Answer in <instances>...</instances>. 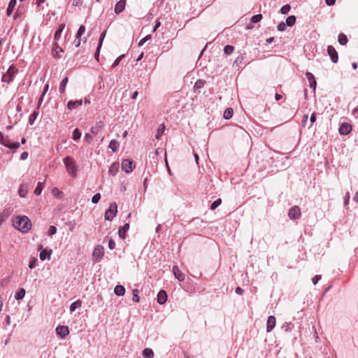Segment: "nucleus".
<instances>
[{
  "label": "nucleus",
  "mask_w": 358,
  "mask_h": 358,
  "mask_svg": "<svg viewBox=\"0 0 358 358\" xmlns=\"http://www.w3.org/2000/svg\"><path fill=\"white\" fill-rule=\"evenodd\" d=\"M8 139V137L4 136L3 134L0 131V144H2L5 146V145H6V143H7Z\"/></svg>",
  "instance_id": "46"
},
{
  "label": "nucleus",
  "mask_w": 358,
  "mask_h": 358,
  "mask_svg": "<svg viewBox=\"0 0 358 358\" xmlns=\"http://www.w3.org/2000/svg\"><path fill=\"white\" fill-rule=\"evenodd\" d=\"M338 41L341 45H345L348 43V38L345 34L341 33L338 35Z\"/></svg>",
  "instance_id": "29"
},
{
  "label": "nucleus",
  "mask_w": 358,
  "mask_h": 358,
  "mask_svg": "<svg viewBox=\"0 0 358 358\" xmlns=\"http://www.w3.org/2000/svg\"><path fill=\"white\" fill-rule=\"evenodd\" d=\"M56 332L61 338H64L69 334V327L67 326H58L56 328Z\"/></svg>",
  "instance_id": "10"
},
{
  "label": "nucleus",
  "mask_w": 358,
  "mask_h": 358,
  "mask_svg": "<svg viewBox=\"0 0 358 358\" xmlns=\"http://www.w3.org/2000/svg\"><path fill=\"white\" fill-rule=\"evenodd\" d=\"M27 157H28V153H27V152H22V153L21 154V155H20V159H21L22 160H25V159H27Z\"/></svg>",
  "instance_id": "59"
},
{
  "label": "nucleus",
  "mask_w": 358,
  "mask_h": 358,
  "mask_svg": "<svg viewBox=\"0 0 358 358\" xmlns=\"http://www.w3.org/2000/svg\"><path fill=\"white\" fill-rule=\"evenodd\" d=\"M6 145H5L6 147H7L8 148H11V149H17L20 147L19 143H10L9 139H8L7 143H6Z\"/></svg>",
  "instance_id": "37"
},
{
  "label": "nucleus",
  "mask_w": 358,
  "mask_h": 358,
  "mask_svg": "<svg viewBox=\"0 0 358 358\" xmlns=\"http://www.w3.org/2000/svg\"><path fill=\"white\" fill-rule=\"evenodd\" d=\"M117 213V205L113 203L110 205L109 208L106 211L104 217L106 220H112Z\"/></svg>",
  "instance_id": "4"
},
{
  "label": "nucleus",
  "mask_w": 358,
  "mask_h": 358,
  "mask_svg": "<svg viewBox=\"0 0 358 358\" xmlns=\"http://www.w3.org/2000/svg\"><path fill=\"white\" fill-rule=\"evenodd\" d=\"M296 22V17L294 15H290L286 19V25L289 27L293 26Z\"/></svg>",
  "instance_id": "33"
},
{
  "label": "nucleus",
  "mask_w": 358,
  "mask_h": 358,
  "mask_svg": "<svg viewBox=\"0 0 358 358\" xmlns=\"http://www.w3.org/2000/svg\"><path fill=\"white\" fill-rule=\"evenodd\" d=\"M286 24L284 22H281L278 26V29L280 31H282L285 29Z\"/></svg>",
  "instance_id": "57"
},
{
  "label": "nucleus",
  "mask_w": 358,
  "mask_h": 358,
  "mask_svg": "<svg viewBox=\"0 0 358 358\" xmlns=\"http://www.w3.org/2000/svg\"><path fill=\"white\" fill-rule=\"evenodd\" d=\"M129 224L126 223L122 227L119 229V231H118L119 236L121 238L124 239L126 237V233L129 230Z\"/></svg>",
  "instance_id": "18"
},
{
  "label": "nucleus",
  "mask_w": 358,
  "mask_h": 358,
  "mask_svg": "<svg viewBox=\"0 0 358 358\" xmlns=\"http://www.w3.org/2000/svg\"><path fill=\"white\" fill-rule=\"evenodd\" d=\"M16 3H17V1L16 0H10V1L8 3V6L7 8V10H6L7 15L10 16L11 15V13L13 11V9L15 8V7L16 6Z\"/></svg>",
  "instance_id": "21"
},
{
  "label": "nucleus",
  "mask_w": 358,
  "mask_h": 358,
  "mask_svg": "<svg viewBox=\"0 0 358 358\" xmlns=\"http://www.w3.org/2000/svg\"><path fill=\"white\" fill-rule=\"evenodd\" d=\"M17 72L14 66H10L7 71L2 76L1 80L5 83H9L13 79L15 73Z\"/></svg>",
  "instance_id": "3"
},
{
  "label": "nucleus",
  "mask_w": 358,
  "mask_h": 358,
  "mask_svg": "<svg viewBox=\"0 0 358 358\" xmlns=\"http://www.w3.org/2000/svg\"><path fill=\"white\" fill-rule=\"evenodd\" d=\"M325 1L328 6H332L335 3L336 0H325Z\"/></svg>",
  "instance_id": "62"
},
{
  "label": "nucleus",
  "mask_w": 358,
  "mask_h": 358,
  "mask_svg": "<svg viewBox=\"0 0 358 358\" xmlns=\"http://www.w3.org/2000/svg\"><path fill=\"white\" fill-rule=\"evenodd\" d=\"M52 194L54 196L60 198L62 196V192H61L57 187H53L52 189Z\"/></svg>",
  "instance_id": "39"
},
{
  "label": "nucleus",
  "mask_w": 358,
  "mask_h": 358,
  "mask_svg": "<svg viewBox=\"0 0 358 358\" xmlns=\"http://www.w3.org/2000/svg\"><path fill=\"white\" fill-rule=\"evenodd\" d=\"M234 51V47L232 46V45H227L224 48V52L227 55H230L231 54L233 53V52Z\"/></svg>",
  "instance_id": "34"
},
{
  "label": "nucleus",
  "mask_w": 358,
  "mask_h": 358,
  "mask_svg": "<svg viewBox=\"0 0 358 358\" xmlns=\"http://www.w3.org/2000/svg\"><path fill=\"white\" fill-rule=\"evenodd\" d=\"M291 9V6L289 4H286L283 6L281 9L280 12L282 14H287Z\"/></svg>",
  "instance_id": "45"
},
{
  "label": "nucleus",
  "mask_w": 358,
  "mask_h": 358,
  "mask_svg": "<svg viewBox=\"0 0 358 358\" xmlns=\"http://www.w3.org/2000/svg\"><path fill=\"white\" fill-rule=\"evenodd\" d=\"M120 147V143L117 140H111L109 143V148L115 152H117Z\"/></svg>",
  "instance_id": "22"
},
{
  "label": "nucleus",
  "mask_w": 358,
  "mask_h": 358,
  "mask_svg": "<svg viewBox=\"0 0 358 358\" xmlns=\"http://www.w3.org/2000/svg\"><path fill=\"white\" fill-rule=\"evenodd\" d=\"M119 171V164L114 162L109 168L108 173L112 176H115Z\"/></svg>",
  "instance_id": "20"
},
{
  "label": "nucleus",
  "mask_w": 358,
  "mask_h": 358,
  "mask_svg": "<svg viewBox=\"0 0 358 358\" xmlns=\"http://www.w3.org/2000/svg\"><path fill=\"white\" fill-rule=\"evenodd\" d=\"M68 81H69L68 77H65L62 80L60 85H59V89L60 93H64L65 92V87H66V84L68 83Z\"/></svg>",
  "instance_id": "27"
},
{
  "label": "nucleus",
  "mask_w": 358,
  "mask_h": 358,
  "mask_svg": "<svg viewBox=\"0 0 358 358\" xmlns=\"http://www.w3.org/2000/svg\"><path fill=\"white\" fill-rule=\"evenodd\" d=\"M233 109L231 108H227L224 112V114H223V117L224 118L227 119V120H229L230 119L232 115H233Z\"/></svg>",
  "instance_id": "30"
},
{
  "label": "nucleus",
  "mask_w": 358,
  "mask_h": 358,
  "mask_svg": "<svg viewBox=\"0 0 358 358\" xmlns=\"http://www.w3.org/2000/svg\"><path fill=\"white\" fill-rule=\"evenodd\" d=\"M222 203L221 199H217L215 200L210 206V209L212 210H214L215 208H217Z\"/></svg>",
  "instance_id": "43"
},
{
  "label": "nucleus",
  "mask_w": 358,
  "mask_h": 358,
  "mask_svg": "<svg viewBox=\"0 0 358 358\" xmlns=\"http://www.w3.org/2000/svg\"><path fill=\"white\" fill-rule=\"evenodd\" d=\"M310 120L312 123L315 122V120H316V116H315V113H313L312 115L310 116Z\"/></svg>",
  "instance_id": "63"
},
{
  "label": "nucleus",
  "mask_w": 358,
  "mask_h": 358,
  "mask_svg": "<svg viewBox=\"0 0 358 358\" xmlns=\"http://www.w3.org/2000/svg\"><path fill=\"white\" fill-rule=\"evenodd\" d=\"M82 305V301L80 299H78L75 302L71 304L70 306V311L73 312L76 310V309L78 307H80Z\"/></svg>",
  "instance_id": "28"
},
{
  "label": "nucleus",
  "mask_w": 358,
  "mask_h": 358,
  "mask_svg": "<svg viewBox=\"0 0 358 358\" xmlns=\"http://www.w3.org/2000/svg\"><path fill=\"white\" fill-rule=\"evenodd\" d=\"M173 273L175 275V278L178 279L179 281L182 282L185 280V274L179 269L178 266H173Z\"/></svg>",
  "instance_id": "11"
},
{
  "label": "nucleus",
  "mask_w": 358,
  "mask_h": 358,
  "mask_svg": "<svg viewBox=\"0 0 358 358\" xmlns=\"http://www.w3.org/2000/svg\"><path fill=\"white\" fill-rule=\"evenodd\" d=\"M80 42H81L80 38H76V41H75V45H76V47H77V48H78V47H79V46H80Z\"/></svg>",
  "instance_id": "64"
},
{
  "label": "nucleus",
  "mask_w": 358,
  "mask_h": 358,
  "mask_svg": "<svg viewBox=\"0 0 358 358\" xmlns=\"http://www.w3.org/2000/svg\"><path fill=\"white\" fill-rule=\"evenodd\" d=\"M262 19V15L257 14V15H253L252 17L251 22L252 23H257L258 22H259Z\"/></svg>",
  "instance_id": "44"
},
{
  "label": "nucleus",
  "mask_w": 358,
  "mask_h": 358,
  "mask_svg": "<svg viewBox=\"0 0 358 358\" xmlns=\"http://www.w3.org/2000/svg\"><path fill=\"white\" fill-rule=\"evenodd\" d=\"M85 32V27L84 25H80L78 30V32L76 34V38H80V37L82 36V35L84 34Z\"/></svg>",
  "instance_id": "36"
},
{
  "label": "nucleus",
  "mask_w": 358,
  "mask_h": 358,
  "mask_svg": "<svg viewBox=\"0 0 358 358\" xmlns=\"http://www.w3.org/2000/svg\"><path fill=\"white\" fill-rule=\"evenodd\" d=\"M19 194L21 197H25L27 194V189L23 185H21L19 188Z\"/></svg>",
  "instance_id": "40"
},
{
  "label": "nucleus",
  "mask_w": 358,
  "mask_h": 358,
  "mask_svg": "<svg viewBox=\"0 0 358 358\" xmlns=\"http://www.w3.org/2000/svg\"><path fill=\"white\" fill-rule=\"evenodd\" d=\"M321 279V275H317L312 279V282L314 285H316L317 282Z\"/></svg>",
  "instance_id": "56"
},
{
  "label": "nucleus",
  "mask_w": 358,
  "mask_h": 358,
  "mask_svg": "<svg viewBox=\"0 0 358 358\" xmlns=\"http://www.w3.org/2000/svg\"><path fill=\"white\" fill-rule=\"evenodd\" d=\"M80 136H81V133L79 131V129H74V131L73 132V139L74 141H78L80 139Z\"/></svg>",
  "instance_id": "41"
},
{
  "label": "nucleus",
  "mask_w": 358,
  "mask_h": 358,
  "mask_svg": "<svg viewBox=\"0 0 358 358\" xmlns=\"http://www.w3.org/2000/svg\"><path fill=\"white\" fill-rule=\"evenodd\" d=\"M167 300V294L164 290H160L157 294V302L164 304Z\"/></svg>",
  "instance_id": "16"
},
{
  "label": "nucleus",
  "mask_w": 358,
  "mask_h": 358,
  "mask_svg": "<svg viewBox=\"0 0 358 358\" xmlns=\"http://www.w3.org/2000/svg\"><path fill=\"white\" fill-rule=\"evenodd\" d=\"M275 326V317L274 316H269L266 322L267 332L271 331Z\"/></svg>",
  "instance_id": "12"
},
{
  "label": "nucleus",
  "mask_w": 358,
  "mask_h": 358,
  "mask_svg": "<svg viewBox=\"0 0 358 358\" xmlns=\"http://www.w3.org/2000/svg\"><path fill=\"white\" fill-rule=\"evenodd\" d=\"M143 356L144 357V358H153L154 352L150 348H145L143 351Z\"/></svg>",
  "instance_id": "24"
},
{
  "label": "nucleus",
  "mask_w": 358,
  "mask_h": 358,
  "mask_svg": "<svg viewBox=\"0 0 358 358\" xmlns=\"http://www.w3.org/2000/svg\"><path fill=\"white\" fill-rule=\"evenodd\" d=\"M63 50L58 45L57 42H55L53 44V48H52V55L55 58H60L61 55L59 53L62 52Z\"/></svg>",
  "instance_id": "17"
},
{
  "label": "nucleus",
  "mask_w": 358,
  "mask_h": 358,
  "mask_svg": "<svg viewBox=\"0 0 358 358\" xmlns=\"http://www.w3.org/2000/svg\"><path fill=\"white\" fill-rule=\"evenodd\" d=\"M105 36H106V31H103L100 36L99 45H99V48L101 47V45H102V43H103Z\"/></svg>",
  "instance_id": "53"
},
{
  "label": "nucleus",
  "mask_w": 358,
  "mask_h": 358,
  "mask_svg": "<svg viewBox=\"0 0 358 358\" xmlns=\"http://www.w3.org/2000/svg\"><path fill=\"white\" fill-rule=\"evenodd\" d=\"M101 199V194L99 193H97L96 194H94L92 199V203H96L99 202V201Z\"/></svg>",
  "instance_id": "48"
},
{
  "label": "nucleus",
  "mask_w": 358,
  "mask_h": 358,
  "mask_svg": "<svg viewBox=\"0 0 358 358\" xmlns=\"http://www.w3.org/2000/svg\"><path fill=\"white\" fill-rule=\"evenodd\" d=\"M150 38H151V36H150V35H147L145 37H144L143 38H142V39L140 41V42H139L138 45H139L140 46L143 45V44H144L147 41H148V40H149V39H150Z\"/></svg>",
  "instance_id": "50"
},
{
  "label": "nucleus",
  "mask_w": 358,
  "mask_h": 358,
  "mask_svg": "<svg viewBox=\"0 0 358 358\" xmlns=\"http://www.w3.org/2000/svg\"><path fill=\"white\" fill-rule=\"evenodd\" d=\"M43 182H38L36 187L34 189V194L37 196L40 195L43 191Z\"/></svg>",
  "instance_id": "38"
},
{
  "label": "nucleus",
  "mask_w": 358,
  "mask_h": 358,
  "mask_svg": "<svg viewBox=\"0 0 358 358\" xmlns=\"http://www.w3.org/2000/svg\"><path fill=\"white\" fill-rule=\"evenodd\" d=\"M124 57V55H122L120 56H119L115 60V62H113V65H112V67L113 68H115V66H117L120 61L122 60V59Z\"/></svg>",
  "instance_id": "47"
},
{
  "label": "nucleus",
  "mask_w": 358,
  "mask_h": 358,
  "mask_svg": "<svg viewBox=\"0 0 358 358\" xmlns=\"http://www.w3.org/2000/svg\"><path fill=\"white\" fill-rule=\"evenodd\" d=\"M103 248L101 245H97L93 251L92 256L96 260L101 259L103 256Z\"/></svg>",
  "instance_id": "8"
},
{
  "label": "nucleus",
  "mask_w": 358,
  "mask_h": 358,
  "mask_svg": "<svg viewBox=\"0 0 358 358\" xmlns=\"http://www.w3.org/2000/svg\"><path fill=\"white\" fill-rule=\"evenodd\" d=\"M64 163L69 173L76 176L77 169L73 159L71 157H66L64 159Z\"/></svg>",
  "instance_id": "2"
},
{
  "label": "nucleus",
  "mask_w": 358,
  "mask_h": 358,
  "mask_svg": "<svg viewBox=\"0 0 358 358\" xmlns=\"http://www.w3.org/2000/svg\"><path fill=\"white\" fill-rule=\"evenodd\" d=\"M328 55L331 58V60L334 63H337L338 59V56L336 50L332 45H329L327 47Z\"/></svg>",
  "instance_id": "7"
},
{
  "label": "nucleus",
  "mask_w": 358,
  "mask_h": 358,
  "mask_svg": "<svg viewBox=\"0 0 358 358\" xmlns=\"http://www.w3.org/2000/svg\"><path fill=\"white\" fill-rule=\"evenodd\" d=\"M85 138L86 141L87 143H90L92 142V136L90 134H88V133H86L85 134Z\"/></svg>",
  "instance_id": "55"
},
{
  "label": "nucleus",
  "mask_w": 358,
  "mask_h": 358,
  "mask_svg": "<svg viewBox=\"0 0 358 358\" xmlns=\"http://www.w3.org/2000/svg\"><path fill=\"white\" fill-rule=\"evenodd\" d=\"M115 247V243L113 240L112 239H110L109 240V242H108V248L110 249V250H113Z\"/></svg>",
  "instance_id": "54"
},
{
  "label": "nucleus",
  "mask_w": 358,
  "mask_h": 358,
  "mask_svg": "<svg viewBox=\"0 0 358 358\" xmlns=\"http://www.w3.org/2000/svg\"><path fill=\"white\" fill-rule=\"evenodd\" d=\"M48 89H49V85H48V84H46L43 88L42 95L38 101V106H40V105L41 104L43 99V96L48 92Z\"/></svg>",
  "instance_id": "42"
},
{
  "label": "nucleus",
  "mask_w": 358,
  "mask_h": 358,
  "mask_svg": "<svg viewBox=\"0 0 358 358\" xmlns=\"http://www.w3.org/2000/svg\"><path fill=\"white\" fill-rule=\"evenodd\" d=\"M64 27H65V24H59V26L54 36V40L55 41V42H57L60 39L61 34H62Z\"/></svg>",
  "instance_id": "19"
},
{
  "label": "nucleus",
  "mask_w": 358,
  "mask_h": 358,
  "mask_svg": "<svg viewBox=\"0 0 358 358\" xmlns=\"http://www.w3.org/2000/svg\"><path fill=\"white\" fill-rule=\"evenodd\" d=\"M236 293L241 295L243 293V289L240 287H237L236 288Z\"/></svg>",
  "instance_id": "61"
},
{
  "label": "nucleus",
  "mask_w": 358,
  "mask_h": 358,
  "mask_svg": "<svg viewBox=\"0 0 358 358\" xmlns=\"http://www.w3.org/2000/svg\"><path fill=\"white\" fill-rule=\"evenodd\" d=\"M288 216L290 219H299L301 216V209L299 206H294L289 210Z\"/></svg>",
  "instance_id": "6"
},
{
  "label": "nucleus",
  "mask_w": 358,
  "mask_h": 358,
  "mask_svg": "<svg viewBox=\"0 0 358 358\" xmlns=\"http://www.w3.org/2000/svg\"><path fill=\"white\" fill-rule=\"evenodd\" d=\"M51 252H48L46 250H43L40 252V259L44 261L46 258L50 259Z\"/></svg>",
  "instance_id": "32"
},
{
  "label": "nucleus",
  "mask_w": 358,
  "mask_h": 358,
  "mask_svg": "<svg viewBox=\"0 0 358 358\" xmlns=\"http://www.w3.org/2000/svg\"><path fill=\"white\" fill-rule=\"evenodd\" d=\"M100 49H101V48H99V45H98V47L96 48V51L95 52V55H94V57L96 60H98V59H99Z\"/></svg>",
  "instance_id": "60"
},
{
  "label": "nucleus",
  "mask_w": 358,
  "mask_h": 358,
  "mask_svg": "<svg viewBox=\"0 0 358 358\" xmlns=\"http://www.w3.org/2000/svg\"><path fill=\"white\" fill-rule=\"evenodd\" d=\"M164 131H165V125H164V124H160L159 128H158V129H157V134L155 135V138L157 139H159L160 137L164 134Z\"/></svg>",
  "instance_id": "26"
},
{
  "label": "nucleus",
  "mask_w": 358,
  "mask_h": 358,
  "mask_svg": "<svg viewBox=\"0 0 358 358\" xmlns=\"http://www.w3.org/2000/svg\"><path fill=\"white\" fill-rule=\"evenodd\" d=\"M352 131V125L349 123L343 122L339 128V133L342 135H347Z\"/></svg>",
  "instance_id": "9"
},
{
  "label": "nucleus",
  "mask_w": 358,
  "mask_h": 358,
  "mask_svg": "<svg viewBox=\"0 0 358 358\" xmlns=\"http://www.w3.org/2000/svg\"><path fill=\"white\" fill-rule=\"evenodd\" d=\"M205 83L206 82L202 80H198L195 83L194 87L201 88L204 85Z\"/></svg>",
  "instance_id": "49"
},
{
  "label": "nucleus",
  "mask_w": 358,
  "mask_h": 358,
  "mask_svg": "<svg viewBox=\"0 0 358 358\" xmlns=\"http://www.w3.org/2000/svg\"><path fill=\"white\" fill-rule=\"evenodd\" d=\"M103 127V123L102 122H99L96 127H93L91 129V132L94 135H96L99 131Z\"/></svg>",
  "instance_id": "25"
},
{
  "label": "nucleus",
  "mask_w": 358,
  "mask_h": 358,
  "mask_svg": "<svg viewBox=\"0 0 358 358\" xmlns=\"http://www.w3.org/2000/svg\"><path fill=\"white\" fill-rule=\"evenodd\" d=\"M82 103V100L69 101L67 103V108L69 110H73L81 106Z\"/></svg>",
  "instance_id": "15"
},
{
  "label": "nucleus",
  "mask_w": 358,
  "mask_h": 358,
  "mask_svg": "<svg viewBox=\"0 0 358 358\" xmlns=\"http://www.w3.org/2000/svg\"><path fill=\"white\" fill-rule=\"evenodd\" d=\"M138 294H139V290L138 289H134L133 290V298H132V300L134 301V302H139L140 301V296H138Z\"/></svg>",
  "instance_id": "35"
},
{
  "label": "nucleus",
  "mask_w": 358,
  "mask_h": 358,
  "mask_svg": "<svg viewBox=\"0 0 358 358\" xmlns=\"http://www.w3.org/2000/svg\"><path fill=\"white\" fill-rule=\"evenodd\" d=\"M122 170L127 173H131L135 168V164L132 159H123L121 164Z\"/></svg>",
  "instance_id": "5"
},
{
  "label": "nucleus",
  "mask_w": 358,
  "mask_h": 358,
  "mask_svg": "<svg viewBox=\"0 0 358 358\" xmlns=\"http://www.w3.org/2000/svg\"><path fill=\"white\" fill-rule=\"evenodd\" d=\"M114 292L117 296H123L125 293V288L122 285H116Z\"/></svg>",
  "instance_id": "23"
},
{
  "label": "nucleus",
  "mask_w": 358,
  "mask_h": 358,
  "mask_svg": "<svg viewBox=\"0 0 358 358\" xmlns=\"http://www.w3.org/2000/svg\"><path fill=\"white\" fill-rule=\"evenodd\" d=\"M14 227L22 232L28 231L31 227V223L27 216L17 217L14 220Z\"/></svg>",
  "instance_id": "1"
},
{
  "label": "nucleus",
  "mask_w": 358,
  "mask_h": 358,
  "mask_svg": "<svg viewBox=\"0 0 358 358\" xmlns=\"http://www.w3.org/2000/svg\"><path fill=\"white\" fill-rule=\"evenodd\" d=\"M306 78L309 81V86H310V87L313 88L315 90V88H316L317 82H316V80L315 79L314 76L313 75V73H311L310 72H306Z\"/></svg>",
  "instance_id": "13"
},
{
  "label": "nucleus",
  "mask_w": 358,
  "mask_h": 358,
  "mask_svg": "<svg viewBox=\"0 0 358 358\" xmlns=\"http://www.w3.org/2000/svg\"><path fill=\"white\" fill-rule=\"evenodd\" d=\"M36 259H33L32 260L30 261V262L29 264V267L30 268H34L36 266Z\"/></svg>",
  "instance_id": "58"
},
{
  "label": "nucleus",
  "mask_w": 358,
  "mask_h": 358,
  "mask_svg": "<svg viewBox=\"0 0 358 358\" xmlns=\"http://www.w3.org/2000/svg\"><path fill=\"white\" fill-rule=\"evenodd\" d=\"M126 0H120L115 6V13L119 14L122 12L125 8Z\"/></svg>",
  "instance_id": "14"
},
{
  "label": "nucleus",
  "mask_w": 358,
  "mask_h": 358,
  "mask_svg": "<svg viewBox=\"0 0 358 358\" xmlns=\"http://www.w3.org/2000/svg\"><path fill=\"white\" fill-rule=\"evenodd\" d=\"M37 113L36 111H34L30 116V118H29V123L30 124H33L34 123V121L35 120V119L37 117Z\"/></svg>",
  "instance_id": "51"
},
{
  "label": "nucleus",
  "mask_w": 358,
  "mask_h": 358,
  "mask_svg": "<svg viewBox=\"0 0 358 358\" xmlns=\"http://www.w3.org/2000/svg\"><path fill=\"white\" fill-rule=\"evenodd\" d=\"M56 231H57V228L55 226H50L49 228L48 234L50 236H52V235L55 234L56 233Z\"/></svg>",
  "instance_id": "52"
},
{
  "label": "nucleus",
  "mask_w": 358,
  "mask_h": 358,
  "mask_svg": "<svg viewBox=\"0 0 358 358\" xmlns=\"http://www.w3.org/2000/svg\"><path fill=\"white\" fill-rule=\"evenodd\" d=\"M24 295H25V289L24 288H21L17 292V293L15 296V298L17 300H20L24 297Z\"/></svg>",
  "instance_id": "31"
}]
</instances>
